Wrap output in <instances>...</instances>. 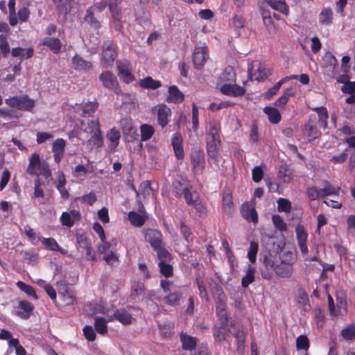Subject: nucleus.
<instances>
[{"mask_svg":"<svg viewBox=\"0 0 355 355\" xmlns=\"http://www.w3.org/2000/svg\"><path fill=\"white\" fill-rule=\"evenodd\" d=\"M260 261L264 267V270L261 272V277L265 279H271L272 271L282 278L290 277L293 274V267L277 261L275 256H273L270 252L261 254Z\"/></svg>","mask_w":355,"mask_h":355,"instance_id":"f257e3e1","label":"nucleus"},{"mask_svg":"<svg viewBox=\"0 0 355 355\" xmlns=\"http://www.w3.org/2000/svg\"><path fill=\"white\" fill-rule=\"evenodd\" d=\"M209 129L206 134L207 153L211 159H216L218 155V149L220 145L219 131L220 130V123L215 120L209 123Z\"/></svg>","mask_w":355,"mask_h":355,"instance_id":"f03ea898","label":"nucleus"},{"mask_svg":"<svg viewBox=\"0 0 355 355\" xmlns=\"http://www.w3.org/2000/svg\"><path fill=\"white\" fill-rule=\"evenodd\" d=\"M5 103L10 107L24 112H32L35 105V101L26 94L10 97Z\"/></svg>","mask_w":355,"mask_h":355,"instance_id":"7ed1b4c3","label":"nucleus"},{"mask_svg":"<svg viewBox=\"0 0 355 355\" xmlns=\"http://www.w3.org/2000/svg\"><path fill=\"white\" fill-rule=\"evenodd\" d=\"M190 160L193 172L195 174H201L205 166V158L204 151L200 147L192 148Z\"/></svg>","mask_w":355,"mask_h":355,"instance_id":"20e7f679","label":"nucleus"},{"mask_svg":"<svg viewBox=\"0 0 355 355\" xmlns=\"http://www.w3.org/2000/svg\"><path fill=\"white\" fill-rule=\"evenodd\" d=\"M116 64L118 75L123 82L130 83L135 80V76L132 74V66L130 61L124 59L117 60Z\"/></svg>","mask_w":355,"mask_h":355,"instance_id":"39448f33","label":"nucleus"},{"mask_svg":"<svg viewBox=\"0 0 355 355\" xmlns=\"http://www.w3.org/2000/svg\"><path fill=\"white\" fill-rule=\"evenodd\" d=\"M191 186L185 184L180 181H175L173 184L172 192L177 198H184L186 203L191 202V198L194 194V191H191Z\"/></svg>","mask_w":355,"mask_h":355,"instance_id":"423d86ee","label":"nucleus"},{"mask_svg":"<svg viewBox=\"0 0 355 355\" xmlns=\"http://www.w3.org/2000/svg\"><path fill=\"white\" fill-rule=\"evenodd\" d=\"M208 57V50L206 46L196 47L192 55L194 67L197 69H200L205 64Z\"/></svg>","mask_w":355,"mask_h":355,"instance_id":"0eeeda50","label":"nucleus"},{"mask_svg":"<svg viewBox=\"0 0 355 355\" xmlns=\"http://www.w3.org/2000/svg\"><path fill=\"white\" fill-rule=\"evenodd\" d=\"M144 238L153 249H157L162 245V234L160 231L148 228L144 231Z\"/></svg>","mask_w":355,"mask_h":355,"instance_id":"6e6552de","label":"nucleus"},{"mask_svg":"<svg viewBox=\"0 0 355 355\" xmlns=\"http://www.w3.org/2000/svg\"><path fill=\"white\" fill-rule=\"evenodd\" d=\"M116 46L111 40H106L103 44V59L110 66L112 65L116 58Z\"/></svg>","mask_w":355,"mask_h":355,"instance_id":"1a4fd4ad","label":"nucleus"},{"mask_svg":"<svg viewBox=\"0 0 355 355\" xmlns=\"http://www.w3.org/2000/svg\"><path fill=\"white\" fill-rule=\"evenodd\" d=\"M58 291L61 295L67 304H73L76 302V297L73 291L64 282H58L56 284Z\"/></svg>","mask_w":355,"mask_h":355,"instance_id":"9d476101","label":"nucleus"},{"mask_svg":"<svg viewBox=\"0 0 355 355\" xmlns=\"http://www.w3.org/2000/svg\"><path fill=\"white\" fill-rule=\"evenodd\" d=\"M34 310V306L31 302L27 300H21L18 306L15 307V315L21 319L27 320L32 315Z\"/></svg>","mask_w":355,"mask_h":355,"instance_id":"9b49d317","label":"nucleus"},{"mask_svg":"<svg viewBox=\"0 0 355 355\" xmlns=\"http://www.w3.org/2000/svg\"><path fill=\"white\" fill-rule=\"evenodd\" d=\"M295 233L299 248L303 255H306L309 252L306 245L308 234L302 225H297L295 227Z\"/></svg>","mask_w":355,"mask_h":355,"instance_id":"f8f14e48","label":"nucleus"},{"mask_svg":"<svg viewBox=\"0 0 355 355\" xmlns=\"http://www.w3.org/2000/svg\"><path fill=\"white\" fill-rule=\"evenodd\" d=\"M103 86L109 89L114 91L116 94L120 90L116 78L110 71L103 72L99 77Z\"/></svg>","mask_w":355,"mask_h":355,"instance_id":"ddd939ff","label":"nucleus"},{"mask_svg":"<svg viewBox=\"0 0 355 355\" xmlns=\"http://www.w3.org/2000/svg\"><path fill=\"white\" fill-rule=\"evenodd\" d=\"M187 205L193 207L199 217H203L207 215V206L202 202L198 192L194 191L193 196L191 198V202L189 203H187Z\"/></svg>","mask_w":355,"mask_h":355,"instance_id":"4468645a","label":"nucleus"},{"mask_svg":"<svg viewBox=\"0 0 355 355\" xmlns=\"http://www.w3.org/2000/svg\"><path fill=\"white\" fill-rule=\"evenodd\" d=\"M81 219V214L78 210L72 209L70 212L64 211L60 216V221L62 225L71 227L75 221H78Z\"/></svg>","mask_w":355,"mask_h":355,"instance_id":"2eb2a0df","label":"nucleus"},{"mask_svg":"<svg viewBox=\"0 0 355 355\" xmlns=\"http://www.w3.org/2000/svg\"><path fill=\"white\" fill-rule=\"evenodd\" d=\"M120 126L124 135L130 139H135L137 136V130L134 126L131 119L125 118L120 121Z\"/></svg>","mask_w":355,"mask_h":355,"instance_id":"dca6fc26","label":"nucleus"},{"mask_svg":"<svg viewBox=\"0 0 355 355\" xmlns=\"http://www.w3.org/2000/svg\"><path fill=\"white\" fill-rule=\"evenodd\" d=\"M94 125V134L92 135L89 142L97 148H101L103 145V138L100 128V123L98 120L91 121L89 126Z\"/></svg>","mask_w":355,"mask_h":355,"instance_id":"f3484780","label":"nucleus"},{"mask_svg":"<svg viewBox=\"0 0 355 355\" xmlns=\"http://www.w3.org/2000/svg\"><path fill=\"white\" fill-rule=\"evenodd\" d=\"M157 122L162 128H165L168 123V118L171 116V109L165 104H161L157 106Z\"/></svg>","mask_w":355,"mask_h":355,"instance_id":"a211bd4d","label":"nucleus"},{"mask_svg":"<svg viewBox=\"0 0 355 355\" xmlns=\"http://www.w3.org/2000/svg\"><path fill=\"white\" fill-rule=\"evenodd\" d=\"M222 94L232 96H241L245 94V89L238 85L224 84L220 87Z\"/></svg>","mask_w":355,"mask_h":355,"instance_id":"6ab92c4d","label":"nucleus"},{"mask_svg":"<svg viewBox=\"0 0 355 355\" xmlns=\"http://www.w3.org/2000/svg\"><path fill=\"white\" fill-rule=\"evenodd\" d=\"M168 95L166 98L167 103H180L183 102L184 96L175 85H171L168 89Z\"/></svg>","mask_w":355,"mask_h":355,"instance_id":"aec40b11","label":"nucleus"},{"mask_svg":"<svg viewBox=\"0 0 355 355\" xmlns=\"http://www.w3.org/2000/svg\"><path fill=\"white\" fill-rule=\"evenodd\" d=\"M180 340L182 343V349L192 351L196 349L197 345V338L196 337H193L187 333L181 332Z\"/></svg>","mask_w":355,"mask_h":355,"instance_id":"412c9836","label":"nucleus"},{"mask_svg":"<svg viewBox=\"0 0 355 355\" xmlns=\"http://www.w3.org/2000/svg\"><path fill=\"white\" fill-rule=\"evenodd\" d=\"M40 160V155L37 153H33L30 157L29 164L27 167L26 172L31 175L37 174V171L40 169L41 166L44 164Z\"/></svg>","mask_w":355,"mask_h":355,"instance_id":"4be33fe9","label":"nucleus"},{"mask_svg":"<svg viewBox=\"0 0 355 355\" xmlns=\"http://www.w3.org/2000/svg\"><path fill=\"white\" fill-rule=\"evenodd\" d=\"M74 69L76 71H89L92 67L90 62L87 61L80 55L76 54L71 60Z\"/></svg>","mask_w":355,"mask_h":355,"instance_id":"5701e85b","label":"nucleus"},{"mask_svg":"<svg viewBox=\"0 0 355 355\" xmlns=\"http://www.w3.org/2000/svg\"><path fill=\"white\" fill-rule=\"evenodd\" d=\"M222 210L228 216H230L234 211L232 196L229 191H225L223 193Z\"/></svg>","mask_w":355,"mask_h":355,"instance_id":"b1692460","label":"nucleus"},{"mask_svg":"<svg viewBox=\"0 0 355 355\" xmlns=\"http://www.w3.org/2000/svg\"><path fill=\"white\" fill-rule=\"evenodd\" d=\"M128 218L135 227H141L148 219V214H140L135 211H131L128 214Z\"/></svg>","mask_w":355,"mask_h":355,"instance_id":"393cba45","label":"nucleus"},{"mask_svg":"<svg viewBox=\"0 0 355 355\" xmlns=\"http://www.w3.org/2000/svg\"><path fill=\"white\" fill-rule=\"evenodd\" d=\"M114 318L123 325H129L132 322L131 313L124 309H117L114 313Z\"/></svg>","mask_w":355,"mask_h":355,"instance_id":"a878e982","label":"nucleus"},{"mask_svg":"<svg viewBox=\"0 0 355 355\" xmlns=\"http://www.w3.org/2000/svg\"><path fill=\"white\" fill-rule=\"evenodd\" d=\"M318 116V123L321 128L326 129L327 128V120L329 119V113L327 109L324 106L315 107L312 108Z\"/></svg>","mask_w":355,"mask_h":355,"instance_id":"bb28decb","label":"nucleus"},{"mask_svg":"<svg viewBox=\"0 0 355 355\" xmlns=\"http://www.w3.org/2000/svg\"><path fill=\"white\" fill-rule=\"evenodd\" d=\"M241 212L243 217L248 221L257 223L258 222V215L254 208H250L248 203L242 205Z\"/></svg>","mask_w":355,"mask_h":355,"instance_id":"cd10ccee","label":"nucleus"},{"mask_svg":"<svg viewBox=\"0 0 355 355\" xmlns=\"http://www.w3.org/2000/svg\"><path fill=\"white\" fill-rule=\"evenodd\" d=\"M59 15L66 16L71 10V0H52Z\"/></svg>","mask_w":355,"mask_h":355,"instance_id":"c85d7f7f","label":"nucleus"},{"mask_svg":"<svg viewBox=\"0 0 355 355\" xmlns=\"http://www.w3.org/2000/svg\"><path fill=\"white\" fill-rule=\"evenodd\" d=\"M324 187L320 189L321 198L328 196H338L340 191V187H334L329 181L323 182Z\"/></svg>","mask_w":355,"mask_h":355,"instance_id":"c756f323","label":"nucleus"},{"mask_svg":"<svg viewBox=\"0 0 355 355\" xmlns=\"http://www.w3.org/2000/svg\"><path fill=\"white\" fill-rule=\"evenodd\" d=\"M12 57H20L21 60L31 58L34 55V50L33 48H28L26 49L22 47L13 48L11 51Z\"/></svg>","mask_w":355,"mask_h":355,"instance_id":"7c9ffc66","label":"nucleus"},{"mask_svg":"<svg viewBox=\"0 0 355 355\" xmlns=\"http://www.w3.org/2000/svg\"><path fill=\"white\" fill-rule=\"evenodd\" d=\"M42 45L47 46L53 53L58 54L61 49L60 40L56 37H48L43 40Z\"/></svg>","mask_w":355,"mask_h":355,"instance_id":"2f4dec72","label":"nucleus"},{"mask_svg":"<svg viewBox=\"0 0 355 355\" xmlns=\"http://www.w3.org/2000/svg\"><path fill=\"white\" fill-rule=\"evenodd\" d=\"M84 21L86 22L91 28L98 30L101 27V21L95 17V13L89 9L86 10L84 17Z\"/></svg>","mask_w":355,"mask_h":355,"instance_id":"473e14b6","label":"nucleus"},{"mask_svg":"<svg viewBox=\"0 0 355 355\" xmlns=\"http://www.w3.org/2000/svg\"><path fill=\"white\" fill-rule=\"evenodd\" d=\"M106 136L107 139L111 142V149L114 150L115 148L118 146L121 138L119 130L114 127L107 132Z\"/></svg>","mask_w":355,"mask_h":355,"instance_id":"72a5a7b5","label":"nucleus"},{"mask_svg":"<svg viewBox=\"0 0 355 355\" xmlns=\"http://www.w3.org/2000/svg\"><path fill=\"white\" fill-rule=\"evenodd\" d=\"M263 112L268 116L269 121L273 124H277L281 121L279 112L273 107H265L263 108Z\"/></svg>","mask_w":355,"mask_h":355,"instance_id":"f704fd0d","label":"nucleus"},{"mask_svg":"<svg viewBox=\"0 0 355 355\" xmlns=\"http://www.w3.org/2000/svg\"><path fill=\"white\" fill-rule=\"evenodd\" d=\"M139 86L143 89H156L162 86V83L154 80L150 76H147L139 81Z\"/></svg>","mask_w":355,"mask_h":355,"instance_id":"c9c22d12","label":"nucleus"},{"mask_svg":"<svg viewBox=\"0 0 355 355\" xmlns=\"http://www.w3.org/2000/svg\"><path fill=\"white\" fill-rule=\"evenodd\" d=\"M182 297V293L180 291H174L164 297V302L169 306L178 305Z\"/></svg>","mask_w":355,"mask_h":355,"instance_id":"e433bc0d","label":"nucleus"},{"mask_svg":"<svg viewBox=\"0 0 355 355\" xmlns=\"http://www.w3.org/2000/svg\"><path fill=\"white\" fill-rule=\"evenodd\" d=\"M333 11L331 8H327L322 10L319 14V23L322 25H330L333 22Z\"/></svg>","mask_w":355,"mask_h":355,"instance_id":"4c0bfd02","label":"nucleus"},{"mask_svg":"<svg viewBox=\"0 0 355 355\" xmlns=\"http://www.w3.org/2000/svg\"><path fill=\"white\" fill-rule=\"evenodd\" d=\"M216 314L220 320V324H222V327H226L228 322V316L225 302L218 304L216 306Z\"/></svg>","mask_w":355,"mask_h":355,"instance_id":"58836bf2","label":"nucleus"},{"mask_svg":"<svg viewBox=\"0 0 355 355\" xmlns=\"http://www.w3.org/2000/svg\"><path fill=\"white\" fill-rule=\"evenodd\" d=\"M297 78V75H293L290 77H285L278 81L272 87L270 88L268 92L266 93V97L267 98H270L272 96L277 94L278 91L279 90L282 85L288 80L296 79Z\"/></svg>","mask_w":355,"mask_h":355,"instance_id":"ea45409f","label":"nucleus"},{"mask_svg":"<svg viewBox=\"0 0 355 355\" xmlns=\"http://www.w3.org/2000/svg\"><path fill=\"white\" fill-rule=\"evenodd\" d=\"M297 259V254L291 251L285 252L280 257V262L290 267H293Z\"/></svg>","mask_w":355,"mask_h":355,"instance_id":"a19ab883","label":"nucleus"},{"mask_svg":"<svg viewBox=\"0 0 355 355\" xmlns=\"http://www.w3.org/2000/svg\"><path fill=\"white\" fill-rule=\"evenodd\" d=\"M305 127L306 130V135L310 141H313L320 136L321 133L320 130L316 127V125L314 124L312 121H309L308 123L305 125Z\"/></svg>","mask_w":355,"mask_h":355,"instance_id":"79ce46f5","label":"nucleus"},{"mask_svg":"<svg viewBox=\"0 0 355 355\" xmlns=\"http://www.w3.org/2000/svg\"><path fill=\"white\" fill-rule=\"evenodd\" d=\"M296 301L299 304L304 307L305 311L309 310L311 307L308 295L305 290L303 288L298 289Z\"/></svg>","mask_w":355,"mask_h":355,"instance_id":"37998d69","label":"nucleus"},{"mask_svg":"<svg viewBox=\"0 0 355 355\" xmlns=\"http://www.w3.org/2000/svg\"><path fill=\"white\" fill-rule=\"evenodd\" d=\"M16 286L19 289H20L22 292L25 293L28 296L33 297L35 300L38 299L36 292L32 286L27 284L22 281H18L16 283Z\"/></svg>","mask_w":355,"mask_h":355,"instance_id":"c03bdc74","label":"nucleus"},{"mask_svg":"<svg viewBox=\"0 0 355 355\" xmlns=\"http://www.w3.org/2000/svg\"><path fill=\"white\" fill-rule=\"evenodd\" d=\"M255 268L253 266H248L246 275L242 278L241 285L243 288H247L254 281Z\"/></svg>","mask_w":355,"mask_h":355,"instance_id":"a18cd8bd","label":"nucleus"},{"mask_svg":"<svg viewBox=\"0 0 355 355\" xmlns=\"http://www.w3.org/2000/svg\"><path fill=\"white\" fill-rule=\"evenodd\" d=\"M325 67L331 72H334L338 67V61L336 57L331 53H327L324 57Z\"/></svg>","mask_w":355,"mask_h":355,"instance_id":"49530a36","label":"nucleus"},{"mask_svg":"<svg viewBox=\"0 0 355 355\" xmlns=\"http://www.w3.org/2000/svg\"><path fill=\"white\" fill-rule=\"evenodd\" d=\"M141 140L146 141L149 140L155 132L154 128L148 124H143L140 126Z\"/></svg>","mask_w":355,"mask_h":355,"instance_id":"de8ad7c7","label":"nucleus"},{"mask_svg":"<svg viewBox=\"0 0 355 355\" xmlns=\"http://www.w3.org/2000/svg\"><path fill=\"white\" fill-rule=\"evenodd\" d=\"M22 116L17 110L0 108V117L5 119H18Z\"/></svg>","mask_w":355,"mask_h":355,"instance_id":"09e8293b","label":"nucleus"},{"mask_svg":"<svg viewBox=\"0 0 355 355\" xmlns=\"http://www.w3.org/2000/svg\"><path fill=\"white\" fill-rule=\"evenodd\" d=\"M76 237L78 248L85 249L92 245L90 240L85 232L77 233Z\"/></svg>","mask_w":355,"mask_h":355,"instance_id":"8fccbe9b","label":"nucleus"},{"mask_svg":"<svg viewBox=\"0 0 355 355\" xmlns=\"http://www.w3.org/2000/svg\"><path fill=\"white\" fill-rule=\"evenodd\" d=\"M292 171L287 166L282 165L279 168L278 176L284 183H289L292 180Z\"/></svg>","mask_w":355,"mask_h":355,"instance_id":"3c124183","label":"nucleus"},{"mask_svg":"<svg viewBox=\"0 0 355 355\" xmlns=\"http://www.w3.org/2000/svg\"><path fill=\"white\" fill-rule=\"evenodd\" d=\"M145 291V285L143 282L133 281L131 283V297L135 298L141 295Z\"/></svg>","mask_w":355,"mask_h":355,"instance_id":"603ef678","label":"nucleus"},{"mask_svg":"<svg viewBox=\"0 0 355 355\" xmlns=\"http://www.w3.org/2000/svg\"><path fill=\"white\" fill-rule=\"evenodd\" d=\"M246 336L247 331L244 328L239 329L236 331L235 337L238 350H241L244 348Z\"/></svg>","mask_w":355,"mask_h":355,"instance_id":"864d4df0","label":"nucleus"},{"mask_svg":"<svg viewBox=\"0 0 355 355\" xmlns=\"http://www.w3.org/2000/svg\"><path fill=\"white\" fill-rule=\"evenodd\" d=\"M180 232L188 243H191L193 241V234L191 232V228L187 226L183 221L180 223Z\"/></svg>","mask_w":355,"mask_h":355,"instance_id":"5fc2aeb1","label":"nucleus"},{"mask_svg":"<svg viewBox=\"0 0 355 355\" xmlns=\"http://www.w3.org/2000/svg\"><path fill=\"white\" fill-rule=\"evenodd\" d=\"M272 9L277 10L284 15H288L289 8L285 0H275L270 6Z\"/></svg>","mask_w":355,"mask_h":355,"instance_id":"6e6d98bb","label":"nucleus"},{"mask_svg":"<svg viewBox=\"0 0 355 355\" xmlns=\"http://www.w3.org/2000/svg\"><path fill=\"white\" fill-rule=\"evenodd\" d=\"M294 95V92L293 88H287L284 92V94L279 97L277 101L275 102V105L277 107L284 106L285 105L290 96H292Z\"/></svg>","mask_w":355,"mask_h":355,"instance_id":"4d7b16f0","label":"nucleus"},{"mask_svg":"<svg viewBox=\"0 0 355 355\" xmlns=\"http://www.w3.org/2000/svg\"><path fill=\"white\" fill-rule=\"evenodd\" d=\"M94 327L96 331L101 335H104L107 332V322L102 317L95 318Z\"/></svg>","mask_w":355,"mask_h":355,"instance_id":"13d9d810","label":"nucleus"},{"mask_svg":"<svg viewBox=\"0 0 355 355\" xmlns=\"http://www.w3.org/2000/svg\"><path fill=\"white\" fill-rule=\"evenodd\" d=\"M158 266L159 268V272L164 276L166 278H169L173 275V268L166 262H159Z\"/></svg>","mask_w":355,"mask_h":355,"instance_id":"bf43d9fd","label":"nucleus"},{"mask_svg":"<svg viewBox=\"0 0 355 355\" xmlns=\"http://www.w3.org/2000/svg\"><path fill=\"white\" fill-rule=\"evenodd\" d=\"M10 52V45L5 35H0V53L3 58H7Z\"/></svg>","mask_w":355,"mask_h":355,"instance_id":"052dcab7","label":"nucleus"},{"mask_svg":"<svg viewBox=\"0 0 355 355\" xmlns=\"http://www.w3.org/2000/svg\"><path fill=\"white\" fill-rule=\"evenodd\" d=\"M153 250L157 252V258L159 260V262H166L171 261V254L167 250L163 248L162 245L157 248V249Z\"/></svg>","mask_w":355,"mask_h":355,"instance_id":"680f3d73","label":"nucleus"},{"mask_svg":"<svg viewBox=\"0 0 355 355\" xmlns=\"http://www.w3.org/2000/svg\"><path fill=\"white\" fill-rule=\"evenodd\" d=\"M211 293L213 297L216 299L217 304L224 302V292L221 286L216 284L211 288Z\"/></svg>","mask_w":355,"mask_h":355,"instance_id":"e2e57ef3","label":"nucleus"},{"mask_svg":"<svg viewBox=\"0 0 355 355\" xmlns=\"http://www.w3.org/2000/svg\"><path fill=\"white\" fill-rule=\"evenodd\" d=\"M221 78L224 81H236V73L234 69L232 66H227L225 68L223 73H222Z\"/></svg>","mask_w":355,"mask_h":355,"instance_id":"0e129e2a","label":"nucleus"},{"mask_svg":"<svg viewBox=\"0 0 355 355\" xmlns=\"http://www.w3.org/2000/svg\"><path fill=\"white\" fill-rule=\"evenodd\" d=\"M259 250L258 243L255 241H251L248 252V258L252 263H254L257 259V254Z\"/></svg>","mask_w":355,"mask_h":355,"instance_id":"69168bd1","label":"nucleus"},{"mask_svg":"<svg viewBox=\"0 0 355 355\" xmlns=\"http://www.w3.org/2000/svg\"><path fill=\"white\" fill-rule=\"evenodd\" d=\"M245 19L241 15H234L232 18L231 25L236 31H239L245 26Z\"/></svg>","mask_w":355,"mask_h":355,"instance_id":"338daca9","label":"nucleus"},{"mask_svg":"<svg viewBox=\"0 0 355 355\" xmlns=\"http://www.w3.org/2000/svg\"><path fill=\"white\" fill-rule=\"evenodd\" d=\"M342 337L347 340H352L355 338V323L351 324L341 331Z\"/></svg>","mask_w":355,"mask_h":355,"instance_id":"774afa93","label":"nucleus"}]
</instances>
